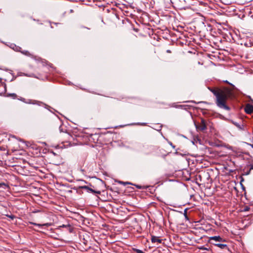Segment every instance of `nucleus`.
<instances>
[{
	"instance_id": "nucleus-1",
	"label": "nucleus",
	"mask_w": 253,
	"mask_h": 253,
	"mask_svg": "<svg viewBox=\"0 0 253 253\" xmlns=\"http://www.w3.org/2000/svg\"><path fill=\"white\" fill-rule=\"evenodd\" d=\"M231 88H215L211 90L216 97L217 105L221 109L229 110L228 103L236 97V91L237 89L234 85L231 84Z\"/></svg>"
},
{
	"instance_id": "nucleus-2",
	"label": "nucleus",
	"mask_w": 253,
	"mask_h": 253,
	"mask_svg": "<svg viewBox=\"0 0 253 253\" xmlns=\"http://www.w3.org/2000/svg\"><path fill=\"white\" fill-rule=\"evenodd\" d=\"M198 130L204 131L207 129V126L205 121L202 119L201 123L199 124H195Z\"/></svg>"
},
{
	"instance_id": "nucleus-3",
	"label": "nucleus",
	"mask_w": 253,
	"mask_h": 253,
	"mask_svg": "<svg viewBox=\"0 0 253 253\" xmlns=\"http://www.w3.org/2000/svg\"><path fill=\"white\" fill-rule=\"evenodd\" d=\"M176 108L183 111H191L194 110V108L192 106L185 104L177 105Z\"/></svg>"
},
{
	"instance_id": "nucleus-4",
	"label": "nucleus",
	"mask_w": 253,
	"mask_h": 253,
	"mask_svg": "<svg viewBox=\"0 0 253 253\" xmlns=\"http://www.w3.org/2000/svg\"><path fill=\"white\" fill-rule=\"evenodd\" d=\"M32 103L33 104H37L38 105H39L40 106H42L44 107L45 109H46L49 111H50V108H51L50 106H49L41 102L33 100V101H32Z\"/></svg>"
},
{
	"instance_id": "nucleus-5",
	"label": "nucleus",
	"mask_w": 253,
	"mask_h": 253,
	"mask_svg": "<svg viewBox=\"0 0 253 253\" xmlns=\"http://www.w3.org/2000/svg\"><path fill=\"white\" fill-rule=\"evenodd\" d=\"M80 188H81V189H86L87 190L90 191L92 193H97V194H100L101 193L100 191H95V190H93L92 189L90 188L89 187H88L87 186H82L80 187Z\"/></svg>"
},
{
	"instance_id": "nucleus-6",
	"label": "nucleus",
	"mask_w": 253,
	"mask_h": 253,
	"mask_svg": "<svg viewBox=\"0 0 253 253\" xmlns=\"http://www.w3.org/2000/svg\"><path fill=\"white\" fill-rule=\"evenodd\" d=\"M210 240L211 241H215L216 242H223L224 241V240H223L221 237L220 236H213L211 237L210 238Z\"/></svg>"
},
{
	"instance_id": "nucleus-7",
	"label": "nucleus",
	"mask_w": 253,
	"mask_h": 253,
	"mask_svg": "<svg viewBox=\"0 0 253 253\" xmlns=\"http://www.w3.org/2000/svg\"><path fill=\"white\" fill-rule=\"evenodd\" d=\"M151 241L152 243H162V240L160 239L158 237L152 236L151 237Z\"/></svg>"
},
{
	"instance_id": "nucleus-8",
	"label": "nucleus",
	"mask_w": 253,
	"mask_h": 253,
	"mask_svg": "<svg viewBox=\"0 0 253 253\" xmlns=\"http://www.w3.org/2000/svg\"><path fill=\"white\" fill-rule=\"evenodd\" d=\"M244 111H253V105L251 103H247L245 106Z\"/></svg>"
},
{
	"instance_id": "nucleus-9",
	"label": "nucleus",
	"mask_w": 253,
	"mask_h": 253,
	"mask_svg": "<svg viewBox=\"0 0 253 253\" xmlns=\"http://www.w3.org/2000/svg\"><path fill=\"white\" fill-rule=\"evenodd\" d=\"M20 49H21V47H16V50H17V51H20L21 53H22L23 54H25L26 55H27V56H30V53H29V51H26V50L20 51Z\"/></svg>"
},
{
	"instance_id": "nucleus-10",
	"label": "nucleus",
	"mask_w": 253,
	"mask_h": 253,
	"mask_svg": "<svg viewBox=\"0 0 253 253\" xmlns=\"http://www.w3.org/2000/svg\"><path fill=\"white\" fill-rule=\"evenodd\" d=\"M215 246L222 249L227 247L226 245L223 244H216Z\"/></svg>"
},
{
	"instance_id": "nucleus-11",
	"label": "nucleus",
	"mask_w": 253,
	"mask_h": 253,
	"mask_svg": "<svg viewBox=\"0 0 253 253\" xmlns=\"http://www.w3.org/2000/svg\"><path fill=\"white\" fill-rule=\"evenodd\" d=\"M34 224H35L36 225H37V226H42V225L48 226L50 225V224H49V223H45V224H43L42 225H41V224H36V223H34Z\"/></svg>"
},
{
	"instance_id": "nucleus-12",
	"label": "nucleus",
	"mask_w": 253,
	"mask_h": 253,
	"mask_svg": "<svg viewBox=\"0 0 253 253\" xmlns=\"http://www.w3.org/2000/svg\"><path fill=\"white\" fill-rule=\"evenodd\" d=\"M119 183L122 184H123L124 185L130 184V183H129L128 182H123V181H119Z\"/></svg>"
},
{
	"instance_id": "nucleus-13",
	"label": "nucleus",
	"mask_w": 253,
	"mask_h": 253,
	"mask_svg": "<svg viewBox=\"0 0 253 253\" xmlns=\"http://www.w3.org/2000/svg\"><path fill=\"white\" fill-rule=\"evenodd\" d=\"M251 170H253V165H251V168L250 169L249 172L248 173V174H249Z\"/></svg>"
},
{
	"instance_id": "nucleus-14",
	"label": "nucleus",
	"mask_w": 253,
	"mask_h": 253,
	"mask_svg": "<svg viewBox=\"0 0 253 253\" xmlns=\"http://www.w3.org/2000/svg\"><path fill=\"white\" fill-rule=\"evenodd\" d=\"M247 113H248V114H250V115H253V112H251V111H250V112H246Z\"/></svg>"
},
{
	"instance_id": "nucleus-15",
	"label": "nucleus",
	"mask_w": 253,
	"mask_h": 253,
	"mask_svg": "<svg viewBox=\"0 0 253 253\" xmlns=\"http://www.w3.org/2000/svg\"><path fill=\"white\" fill-rule=\"evenodd\" d=\"M4 183H0V188L2 187V185H4Z\"/></svg>"
},
{
	"instance_id": "nucleus-16",
	"label": "nucleus",
	"mask_w": 253,
	"mask_h": 253,
	"mask_svg": "<svg viewBox=\"0 0 253 253\" xmlns=\"http://www.w3.org/2000/svg\"><path fill=\"white\" fill-rule=\"evenodd\" d=\"M137 252L138 253H142V252L141 251H140V250H138Z\"/></svg>"
},
{
	"instance_id": "nucleus-17",
	"label": "nucleus",
	"mask_w": 253,
	"mask_h": 253,
	"mask_svg": "<svg viewBox=\"0 0 253 253\" xmlns=\"http://www.w3.org/2000/svg\"><path fill=\"white\" fill-rule=\"evenodd\" d=\"M201 249H202V250H207L206 248H205L204 247L201 248Z\"/></svg>"
},
{
	"instance_id": "nucleus-18",
	"label": "nucleus",
	"mask_w": 253,
	"mask_h": 253,
	"mask_svg": "<svg viewBox=\"0 0 253 253\" xmlns=\"http://www.w3.org/2000/svg\"><path fill=\"white\" fill-rule=\"evenodd\" d=\"M167 52H168V53H171V51H170V50H167Z\"/></svg>"
},
{
	"instance_id": "nucleus-19",
	"label": "nucleus",
	"mask_w": 253,
	"mask_h": 253,
	"mask_svg": "<svg viewBox=\"0 0 253 253\" xmlns=\"http://www.w3.org/2000/svg\"><path fill=\"white\" fill-rule=\"evenodd\" d=\"M12 96H14V97H15V96H16V95L15 94H12Z\"/></svg>"
},
{
	"instance_id": "nucleus-20",
	"label": "nucleus",
	"mask_w": 253,
	"mask_h": 253,
	"mask_svg": "<svg viewBox=\"0 0 253 253\" xmlns=\"http://www.w3.org/2000/svg\"><path fill=\"white\" fill-rule=\"evenodd\" d=\"M204 115H206L207 114V112H204Z\"/></svg>"
},
{
	"instance_id": "nucleus-21",
	"label": "nucleus",
	"mask_w": 253,
	"mask_h": 253,
	"mask_svg": "<svg viewBox=\"0 0 253 253\" xmlns=\"http://www.w3.org/2000/svg\"><path fill=\"white\" fill-rule=\"evenodd\" d=\"M250 99H251V100L252 102V103H253V100L251 99L250 98Z\"/></svg>"
},
{
	"instance_id": "nucleus-22",
	"label": "nucleus",
	"mask_w": 253,
	"mask_h": 253,
	"mask_svg": "<svg viewBox=\"0 0 253 253\" xmlns=\"http://www.w3.org/2000/svg\"><path fill=\"white\" fill-rule=\"evenodd\" d=\"M141 125H145V123H143V124H142Z\"/></svg>"
}]
</instances>
